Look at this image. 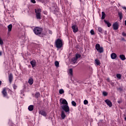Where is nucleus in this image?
<instances>
[{
    "mask_svg": "<svg viewBox=\"0 0 126 126\" xmlns=\"http://www.w3.org/2000/svg\"><path fill=\"white\" fill-rule=\"evenodd\" d=\"M47 32H48V33H49V34H52V32L51 31H48Z\"/></svg>",
    "mask_w": 126,
    "mask_h": 126,
    "instance_id": "58836bf2",
    "label": "nucleus"
},
{
    "mask_svg": "<svg viewBox=\"0 0 126 126\" xmlns=\"http://www.w3.org/2000/svg\"><path fill=\"white\" fill-rule=\"evenodd\" d=\"M67 72L69 76H73V70L72 68L69 69Z\"/></svg>",
    "mask_w": 126,
    "mask_h": 126,
    "instance_id": "6e6552de",
    "label": "nucleus"
},
{
    "mask_svg": "<svg viewBox=\"0 0 126 126\" xmlns=\"http://www.w3.org/2000/svg\"><path fill=\"white\" fill-rule=\"evenodd\" d=\"M125 121H126V117L125 118Z\"/></svg>",
    "mask_w": 126,
    "mask_h": 126,
    "instance_id": "de8ad7c7",
    "label": "nucleus"
},
{
    "mask_svg": "<svg viewBox=\"0 0 126 126\" xmlns=\"http://www.w3.org/2000/svg\"><path fill=\"white\" fill-rule=\"evenodd\" d=\"M9 0H6L5 2H7V3H8V2H9Z\"/></svg>",
    "mask_w": 126,
    "mask_h": 126,
    "instance_id": "ea45409f",
    "label": "nucleus"
},
{
    "mask_svg": "<svg viewBox=\"0 0 126 126\" xmlns=\"http://www.w3.org/2000/svg\"><path fill=\"white\" fill-rule=\"evenodd\" d=\"M120 58L122 61H125L126 60V56L124 55H121L120 56Z\"/></svg>",
    "mask_w": 126,
    "mask_h": 126,
    "instance_id": "412c9836",
    "label": "nucleus"
},
{
    "mask_svg": "<svg viewBox=\"0 0 126 126\" xmlns=\"http://www.w3.org/2000/svg\"><path fill=\"white\" fill-rule=\"evenodd\" d=\"M1 85V81L0 80V86Z\"/></svg>",
    "mask_w": 126,
    "mask_h": 126,
    "instance_id": "a18cd8bd",
    "label": "nucleus"
},
{
    "mask_svg": "<svg viewBox=\"0 0 126 126\" xmlns=\"http://www.w3.org/2000/svg\"><path fill=\"white\" fill-rule=\"evenodd\" d=\"M118 15L120 17V20H122V19H123V13L119 12L118 13Z\"/></svg>",
    "mask_w": 126,
    "mask_h": 126,
    "instance_id": "5701e85b",
    "label": "nucleus"
},
{
    "mask_svg": "<svg viewBox=\"0 0 126 126\" xmlns=\"http://www.w3.org/2000/svg\"><path fill=\"white\" fill-rule=\"evenodd\" d=\"M44 14H47V12H43Z\"/></svg>",
    "mask_w": 126,
    "mask_h": 126,
    "instance_id": "c03bdc74",
    "label": "nucleus"
},
{
    "mask_svg": "<svg viewBox=\"0 0 126 126\" xmlns=\"http://www.w3.org/2000/svg\"><path fill=\"white\" fill-rule=\"evenodd\" d=\"M7 28H8V34H9V32H10L11 30H12V24L9 25L7 27Z\"/></svg>",
    "mask_w": 126,
    "mask_h": 126,
    "instance_id": "4468645a",
    "label": "nucleus"
},
{
    "mask_svg": "<svg viewBox=\"0 0 126 126\" xmlns=\"http://www.w3.org/2000/svg\"><path fill=\"white\" fill-rule=\"evenodd\" d=\"M61 118L62 120H64L65 119V117H66V115H65V112L64 110H63L61 111Z\"/></svg>",
    "mask_w": 126,
    "mask_h": 126,
    "instance_id": "9d476101",
    "label": "nucleus"
},
{
    "mask_svg": "<svg viewBox=\"0 0 126 126\" xmlns=\"http://www.w3.org/2000/svg\"><path fill=\"white\" fill-rule=\"evenodd\" d=\"M19 38L21 40H23V41H24V40H25V35H22L21 36H20Z\"/></svg>",
    "mask_w": 126,
    "mask_h": 126,
    "instance_id": "a878e982",
    "label": "nucleus"
},
{
    "mask_svg": "<svg viewBox=\"0 0 126 126\" xmlns=\"http://www.w3.org/2000/svg\"><path fill=\"white\" fill-rule=\"evenodd\" d=\"M72 30L73 31L74 33H76L77 31H78V28H77V26L76 25H74L72 27Z\"/></svg>",
    "mask_w": 126,
    "mask_h": 126,
    "instance_id": "f8f14e48",
    "label": "nucleus"
},
{
    "mask_svg": "<svg viewBox=\"0 0 126 126\" xmlns=\"http://www.w3.org/2000/svg\"><path fill=\"white\" fill-rule=\"evenodd\" d=\"M55 44L56 45L57 48L58 49H61V48L63 47V41L60 39H58L56 40Z\"/></svg>",
    "mask_w": 126,
    "mask_h": 126,
    "instance_id": "7ed1b4c3",
    "label": "nucleus"
},
{
    "mask_svg": "<svg viewBox=\"0 0 126 126\" xmlns=\"http://www.w3.org/2000/svg\"><path fill=\"white\" fill-rule=\"evenodd\" d=\"M98 31L100 33H103V29H102L101 28L98 27Z\"/></svg>",
    "mask_w": 126,
    "mask_h": 126,
    "instance_id": "cd10ccee",
    "label": "nucleus"
},
{
    "mask_svg": "<svg viewBox=\"0 0 126 126\" xmlns=\"http://www.w3.org/2000/svg\"><path fill=\"white\" fill-rule=\"evenodd\" d=\"M42 10L41 8H37L35 9V12L36 13V16L37 19H41V12Z\"/></svg>",
    "mask_w": 126,
    "mask_h": 126,
    "instance_id": "f03ea898",
    "label": "nucleus"
},
{
    "mask_svg": "<svg viewBox=\"0 0 126 126\" xmlns=\"http://www.w3.org/2000/svg\"><path fill=\"white\" fill-rule=\"evenodd\" d=\"M71 104L74 107H76V102H75L74 101H72Z\"/></svg>",
    "mask_w": 126,
    "mask_h": 126,
    "instance_id": "c756f323",
    "label": "nucleus"
},
{
    "mask_svg": "<svg viewBox=\"0 0 126 126\" xmlns=\"http://www.w3.org/2000/svg\"><path fill=\"white\" fill-rule=\"evenodd\" d=\"M95 63L96 65H99V64H100V61H99L98 59L95 60Z\"/></svg>",
    "mask_w": 126,
    "mask_h": 126,
    "instance_id": "393cba45",
    "label": "nucleus"
},
{
    "mask_svg": "<svg viewBox=\"0 0 126 126\" xmlns=\"http://www.w3.org/2000/svg\"><path fill=\"white\" fill-rule=\"evenodd\" d=\"M60 102L61 107L63 111H64L65 113H67V114H69L70 109L67 101L65 99L61 98L60 99Z\"/></svg>",
    "mask_w": 126,
    "mask_h": 126,
    "instance_id": "f257e3e1",
    "label": "nucleus"
},
{
    "mask_svg": "<svg viewBox=\"0 0 126 126\" xmlns=\"http://www.w3.org/2000/svg\"><path fill=\"white\" fill-rule=\"evenodd\" d=\"M0 45H3V41L2 39L0 37Z\"/></svg>",
    "mask_w": 126,
    "mask_h": 126,
    "instance_id": "2f4dec72",
    "label": "nucleus"
},
{
    "mask_svg": "<svg viewBox=\"0 0 126 126\" xmlns=\"http://www.w3.org/2000/svg\"><path fill=\"white\" fill-rule=\"evenodd\" d=\"M35 96L36 97H39L40 96V93H36V94H35Z\"/></svg>",
    "mask_w": 126,
    "mask_h": 126,
    "instance_id": "c9c22d12",
    "label": "nucleus"
},
{
    "mask_svg": "<svg viewBox=\"0 0 126 126\" xmlns=\"http://www.w3.org/2000/svg\"><path fill=\"white\" fill-rule=\"evenodd\" d=\"M12 79H13V76H12V74H10L9 75V81L10 83L12 82Z\"/></svg>",
    "mask_w": 126,
    "mask_h": 126,
    "instance_id": "f3484780",
    "label": "nucleus"
},
{
    "mask_svg": "<svg viewBox=\"0 0 126 126\" xmlns=\"http://www.w3.org/2000/svg\"><path fill=\"white\" fill-rule=\"evenodd\" d=\"M31 64H32V67H35L36 66V61L33 60L31 61Z\"/></svg>",
    "mask_w": 126,
    "mask_h": 126,
    "instance_id": "2eb2a0df",
    "label": "nucleus"
},
{
    "mask_svg": "<svg viewBox=\"0 0 126 126\" xmlns=\"http://www.w3.org/2000/svg\"><path fill=\"white\" fill-rule=\"evenodd\" d=\"M28 110L29 111H32L33 110H34V106L31 105L28 107Z\"/></svg>",
    "mask_w": 126,
    "mask_h": 126,
    "instance_id": "a211bd4d",
    "label": "nucleus"
},
{
    "mask_svg": "<svg viewBox=\"0 0 126 126\" xmlns=\"http://www.w3.org/2000/svg\"><path fill=\"white\" fill-rule=\"evenodd\" d=\"M2 52L1 51H0V56H2Z\"/></svg>",
    "mask_w": 126,
    "mask_h": 126,
    "instance_id": "37998d69",
    "label": "nucleus"
},
{
    "mask_svg": "<svg viewBox=\"0 0 126 126\" xmlns=\"http://www.w3.org/2000/svg\"><path fill=\"white\" fill-rule=\"evenodd\" d=\"M122 8H123V9H125V10H126V7H125V6H122Z\"/></svg>",
    "mask_w": 126,
    "mask_h": 126,
    "instance_id": "a19ab883",
    "label": "nucleus"
},
{
    "mask_svg": "<svg viewBox=\"0 0 126 126\" xmlns=\"http://www.w3.org/2000/svg\"><path fill=\"white\" fill-rule=\"evenodd\" d=\"M95 49L99 53H101L104 52V49H103V47L100 46V44H96L95 45Z\"/></svg>",
    "mask_w": 126,
    "mask_h": 126,
    "instance_id": "20e7f679",
    "label": "nucleus"
},
{
    "mask_svg": "<svg viewBox=\"0 0 126 126\" xmlns=\"http://www.w3.org/2000/svg\"><path fill=\"white\" fill-rule=\"evenodd\" d=\"M116 77H117V78L118 79H121V78H122V75H121V74H117L116 75Z\"/></svg>",
    "mask_w": 126,
    "mask_h": 126,
    "instance_id": "bb28decb",
    "label": "nucleus"
},
{
    "mask_svg": "<svg viewBox=\"0 0 126 126\" xmlns=\"http://www.w3.org/2000/svg\"><path fill=\"white\" fill-rule=\"evenodd\" d=\"M105 16H106V14H105V12H102L101 19H105Z\"/></svg>",
    "mask_w": 126,
    "mask_h": 126,
    "instance_id": "4be33fe9",
    "label": "nucleus"
},
{
    "mask_svg": "<svg viewBox=\"0 0 126 126\" xmlns=\"http://www.w3.org/2000/svg\"><path fill=\"white\" fill-rule=\"evenodd\" d=\"M105 103H106L107 105L109 106L110 107H112L113 106V104L112 103V102L110 101L109 99H106L105 100Z\"/></svg>",
    "mask_w": 126,
    "mask_h": 126,
    "instance_id": "9b49d317",
    "label": "nucleus"
},
{
    "mask_svg": "<svg viewBox=\"0 0 126 126\" xmlns=\"http://www.w3.org/2000/svg\"><path fill=\"white\" fill-rule=\"evenodd\" d=\"M103 96H107V95H108V93H107V92H103Z\"/></svg>",
    "mask_w": 126,
    "mask_h": 126,
    "instance_id": "72a5a7b5",
    "label": "nucleus"
},
{
    "mask_svg": "<svg viewBox=\"0 0 126 126\" xmlns=\"http://www.w3.org/2000/svg\"><path fill=\"white\" fill-rule=\"evenodd\" d=\"M113 27L114 30H118V29H119V23H118V22H115L113 24Z\"/></svg>",
    "mask_w": 126,
    "mask_h": 126,
    "instance_id": "1a4fd4ad",
    "label": "nucleus"
},
{
    "mask_svg": "<svg viewBox=\"0 0 126 126\" xmlns=\"http://www.w3.org/2000/svg\"><path fill=\"white\" fill-rule=\"evenodd\" d=\"M81 57V56L80 55L76 54L75 57L72 59V63H76L77 61V59H79V58H80Z\"/></svg>",
    "mask_w": 126,
    "mask_h": 126,
    "instance_id": "423d86ee",
    "label": "nucleus"
},
{
    "mask_svg": "<svg viewBox=\"0 0 126 126\" xmlns=\"http://www.w3.org/2000/svg\"><path fill=\"white\" fill-rule=\"evenodd\" d=\"M55 65L56 67H59V66H60V63H59V62L56 61L55 62Z\"/></svg>",
    "mask_w": 126,
    "mask_h": 126,
    "instance_id": "b1692460",
    "label": "nucleus"
},
{
    "mask_svg": "<svg viewBox=\"0 0 126 126\" xmlns=\"http://www.w3.org/2000/svg\"><path fill=\"white\" fill-rule=\"evenodd\" d=\"M33 32L36 35H39L41 34V32H42V29L38 27L35 28L33 30Z\"/></svg>",
    "mask_w": 126,
    "mask_h": 126,
    "instance_id": "39448f33",
    "label": "nucleus"
},
{
    "mask_svg": "<svg viewBox=\"0 0 126 126\" xmlns=\"http://www.w3.org/2000/svg\"><path fill=\"white\" fill-rule=\"evenodd\" d=\"M90 33L91 35H94L95 34V32H94V30H91L90 31Z\"/></svg>",
    "mask_w": 126,
    "mask_h": 126,
    "instance_id": "7c9ffc66",
    "label": "nucleus"
},
{
    "mask_svg": "<svg viewBox=\"0 0 126 126\" xmlns=\"http://www.w3.org/2000/svg\"><path fill=\"white\" fill-rule=\"evenodd\" d=\"M84 105H87V104H88V100H85L84 101Z\"/></svg>",
    "mask_w": 126,
    "mask_h": 126,
    "instance_id": "473e14b6",
    "label": "nucleus"
},
{
    "mask_svg": "<svg viewBox=\"0 0 126 126\" xmlns=\"http://www.w3.org/2000/svg\"><path fill=\"white\" fill-rule=\"evenodd\" d=\"M107 80L109 81L110 80V79H107Z\"/></svg>",
    "mask_w": 126,
    "mask_h": 126,
    "instance_id": "49530a36",
    "label": "nucleus"
},
{
    "mask_svg": "<svg viewBox=\"0 0 126 126\" xmlns=\"http://www.w3.org/2000/svg\"><path fill=\"white\" fill-rule=\"evenodd\" d=\"M31 1L32 3H36V1L35 0H31Z\"/></svg>",
    "mask_w": 126,
    "mask_h": 126,
    "instance_id": "e433bc0d",
    "label": "nucleus"
},
{
    "mask_svg": "<svg viewBox=\"0 0 126 126\" xmlns=\"http://www.w3.org/2000/svg\"><path fill=\"white\" fill-rule=\"evenodd\" d=\"M13 87L14 89H16L17 88V86L15 84L13 85Z\"/></svg>",
    "mask_w": 126,
    "mask_h": 126,
    "instance_id": "f704fd0d",
    "label": "nucleus"
},
{
    "mask_svg": "<svg viewBox=\"0 0 126 126\" xmlns=\"http://www.w3.org/2000/svg\"><path fill=\"white\" fill-rule=\"evenodd\" d=\"M2 94L4 98H6V99H8V98H9L8 95H7V93L6 92V90H5V89L3 90Z\"/></svg>",
    "mask_w": 126,
    "mask_h": 126,
    "instance_id": "0eeeda50",
    "label": "nucleus"
},
{
    "mask_svg": "<svg viewBox=\"0 0 126 126\" xmlns=\"http://www.w3.org/2000/svg\"><path fill=\"white\" fill-rule=\"evenodd\" d=\"M39 114H40V115H42V116H43V117H46V116H47V114L45 111L40 110Z\"/></svg>",
    "mask_w": 126,
    "mask_h": 126,
    "instance_id": "ddd939ff",
    "label": "nucleus"
},
{
    "mask_svg": "<svg viewBox=\"0 0 126 126\" xmlns=\"http://www.w3.org/2000/svg\"><path fill=\"white\" fill-rule=\"evenodd\" d=\"M122 35H123V36H124L125 37H126V34L125 32H123Z\"/></svg>",
    "mask_w": 126,
    "mask_h": 126,
    "instance_id": "4c0bfd02",
    "label": "nucleus"
},
{
    "mask_svg": "<svg viewBox=\"0 0 126 126\" xmlns=\"http://www.w3.org/2000/svg\"><path fill=\"white\" fill-rule=\"evenodd\" d=\"M33 79L32 78H30L29 79L28 83H29V84H30V85H32L33 84Z\"/></svg>",
    "mask_w": 126,
    "mask_h": 126,
    "instance_id": "6ab92c4d",
    "label": "nucleus"
},
{
    "mask_svg": "<svg viewBox=\"0 0 126 126\" xmlns=\"http://www.w3.org/2000/svg\"><path fill=\"white\" fill-rule=\"evenodd\" d=\"M59 93L60 94H63V93H64V91H63V89H61L59 90Z\"/></svg>",
    "mask_w": 126,
    "mask_h": 126,
    "instance_id": "c85d7f7f",
    "label": "nucleus"
},
{
    "mask_svg": "<svg viewBox=\"0 0 126 126\" xmlns=\"http://www.w3.org/2000/svg\"><path fill=\"white\" fill-rule=\"evenodd\" d=\"M104 23H105V24H106V25H107L108 27H111V24L109 21L104 20Z\"/></svg>",
    "mask_w": 126,
    "mask_h": 126,
    "instance_id": "aec40b11",
    "label": "nucleus"
},
{
    "mask_svg": "<svg viewBox=\"0 0 126 126\" xmlns=\"http://www.w3.org/2000/svg\"><path fill=\"white\" fill-rule=\"evenodd\" d=\"M104 34L107 35V31H105L104 32Z\"/></svg>",
    "mask_w": 126,
    "mask_h": 126,
    "instance_id": "79ce46f5",
    "label": "nucleus"
},
{
    "mask_svg": "<svg viewBox=\"0 0 126 126\" xmlns=\"http://www.w3.org/2000/svg\"><path fill=\"white\" fill-rule=\"evenodd\" d=\"M111 58L112 60H115V59L117 58V54L116 53H112L111 55Z\"/></svg>",
    "mask_w": 126,
    "mask_h": 126,
    "instance_id": "dca6fc26",
    "label": "nucleus"
}]
</instances>
